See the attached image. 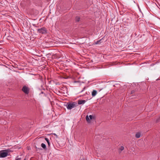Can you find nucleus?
<instances>
[{
    "mask_svg": "<svg viewBox=\"0 0 160 160\" xmlns=\"http://www.w3.org/2000/svg\"><path fill=\"white\" fill-rule=\"evenodd\" d=\"M9 149L3 150L0 151V158H5L8 155Z\"/></svg>",
    "mask_w": 160,
    "mask_h": 160,
    "instance_id": "nucleus-1",
    "label": "nucleus"
},
{
    "mask_svg": "<svg viewBox=\"0 0 160 160\" xmlns=\"http://www.w3.org/2000/svg\"><path fill=\"white\" fill-rule=\"evenodd\" d=\"M76 103L73 102L72 103H69L67 104V108L68 109L70 110L73 108H74L76 107Z\"/></svg>",
    "mask_w": 160,
    "mask_h": 160,
    "instance_id": "nucleus-2",
    "label": "nucleus"
},
{
    "mask_svg": "<svg viewBox=\"0 0 160 160\" xmlns=\"http://www.w3.org/2000/svg\"><path fill=\"white\" fill-rule=\"evenodd\" d=\"M22 90L26 94H28L29 93L30 89L26 86H23Z\"/></svg>",
    "mask_w": 160,
    "mask_h": 160,
    "instance_id": "nucleus-3",
    "label": "nucleus"
},
{
    "mask_svg": "<svg viewBox=\"0 0 160 160\" xmlns=\"http://www.w3.org/2000/svg\"><path fill=\"white\" fill-rule=\"evenodd\" d=\"M38 32L42 34H46L47 33V30L45 27H42L37 30Z\"/></svg>",
    "mask_w": 160,
    "mask_h": 160,
    "instance_id": "nucleus-4",
    "label": "nucleus"
},
{
    "mask_svg": "<svg viewBox=\"0 0 160 160\" xmlns=\"http://www.w3.org/2000/svg\"><path fill=\"white\" fill-rule=\"evenodd\" d=\"M93 118V116L92 115H90L89 117L88 115L86 116V119L88 122H90V120H92Z\"/></svg>",
    "mask_w": 160,
    "mask_h": 160,
    "instance_id": "nucleus-5",
    "label": "nucleus"
},
{
    "mask_svg": "<svg viewBox=\"0 0 160 160\" xmlns=\"http://www.w3.org/2000/svg\"><path fill=\"white\" fill-rule=\"evenodd\" d=\"M86 102L85 100H79L78 101V103L79 104H84Z\"/></svg>",
    "mask_w": 160,
    "mask_h": 160,
    "instance_id": "nucleus-6",
    "label": "nucleus"
},
{
    "mask_svg": "<svg viewBox=\"0 0 160 160\" xmlns=\"http://www.w3.org/2000/svg\"><path fill=\"white\" fill-rule=\"evenodd\" d=\"M97 92L95 90H93L92 92V96H95L97 94Z\"/></svg>",
    "mask_w": 160,
    "mask_h": 160,
    "instance_id": "nucleus-7",
    "label": "nucleus"
},
{
    "mask_svg": "<svg viewBox=\"0 0 160 160\" xmlns=\"http://www.w3.org/2000/svg\"><path fill=\"white\" fill-rule=\"evenodd\" d=\"M141 134L140 132H137L136 133L135 136L137 138H138L140 137Z\"/></svg>",
    "mask_w": 160,
    "mask_h": 160,
    "instance_id": "nucleus-8",
    "label": "nucleus"
},
{
    "mask_svg": "<svg viewBox=\"0 0 160 160\" xmlns=\"http://www.w3.org/2000/svg\"><path fill=\"white\" fill-rule=\"evenodd\" d=\"M45 140H46V141L47 142V143H48V147H50V142L49 141V140L48 139V138H45Z\"/></svg>",
    "mask_w": 160,
    "mask_h": 160,
    "instance_id": "nucleus-9",
    "label": "nucleus"
},
{
    "mask_svg": "<svg viewBox=\"0 0 160 160\" xmlns=\"http://www.w3.org/2000/svg\"><path fill=\"white\" fill-rule=\"evenodd\" d=\"M41 147L44 149H46V146L45 144L43 143H42L41 144Z\"/></svg>",
    "mask_w": 160,
    "mask_h": 160,
    "instance_id": "nucleus-10",
    "label": "nucleus"
},
{
    "mask_svg": "<svg viewBox=\"0 0 160 160\" xmlns=\"http://www.w3.org/2000/svg\"><path fill=\"white\" fill-rule=\"evenodd\" d=\"M80 17L78 16H77L76 17L75 19V20L76 22H79L80 21Z\"/></svg>",
    "mask_w": 160,
    "mask_h": 160,
    "instance_id": "nucleus-11",
    "label": "nucleus"
},
{
    "mask_svg": "<svg viewBox=\"0 0 160 160\" xmlns=\"http://www.w3.org/2000/svg\"><path fill=\"white\" fill-rule=\"evenodd\" d=\"M124 147L123 146H121L119 148V150H120L121 151H122L124 149Z\"/></svg>",
    "mask_w": 160,
    "mask_h": 160,
    "instance_id": "nucleus-12",
    "label": "nucleus"
},
{
    "mask_svg": "<svg viewBox=\"0 0 160 160\" xmlns=\"http://www.w3.org/2000/svg\"><path fill=\"white\" fill-rule=\"evenodd\" d=\"M101 40V39L100 40H99L97 41L96 42H95V44H98Z\"/></svg>",
    "mask_w": 160,
    "mask_h": 160,
    "instance_id": "nucleus-13",
    "label": "nucleus"
},
{
    "mask_svg": "<svg viewBox=\"0 0 160 160\" xmlns=\"http://www.w3.org/2000/svg\"><path fill=\"white\" fill-rule=\"evenodd\" d=\"M21 160V158H18L16 159V160Z\"/></svg>",
    "mask_w": 160,
    "mask_h": 160,
    "instance_id": "nucleus-14",
    "label": "nucleus"
},
{
    "mask_svg": "<svg viewBox=\"0 0 160 160\" xmlns=\"http://www.w3.org/2000/svg\"><path fill=\"white\" fill-rule=\"evenodd\" d=\"M84 88H83V90H82L81 92H82L83 91V90H84Z\"/></svg>",
    "mask_w": 160,
    "mask_h": 160,
    "instance_id": "nucleus-15",
    "label": "nucleus"
},
{
    "mask_svg": "<svg viewBox=\"0 0 160 160\" xmlns=\"http://www.w3.org/2000/svg\"><path fill=\"white\" fill-rule=\"evenodd\" d=\"M53 135H56V136H57L56 134L55 133H54V134H53Z\"/></svg>",
    "mask_w": 160,
    "mask_h": 160,
    "instance_id": "nucleus-16",
    "label": "nucleus"
},
{
    "mask_svg": "<svg viewBox=\"0 0 160 160\" xmlns=\"http://www.w3.org/2000/svg\"><path fill=\"white\" fill-rule=\"evenodd\" d=\"M38 149H40V150H41L42 149L41 148H38Z\"/></svg>",
    "mask_w": 160,
    "mask_h": 160,
    "instance_id": "nucleus-17",
    "label": "nucleus"
},
{
    "mask_svg": "<svg viewBox=\"0 0 160 160\" xmlns=\"http://www.w3.org/2000/svg\"><path fill=\"white\" fill-rule=\"evenodd\" d=\"M23 160H26V159H24Z\"/></svg>",
    "mask_w": 160,
    "mask_h": 160,
    "instance_id": "nucleus-18",
    "label": "nucleus"
}]
</instances>
